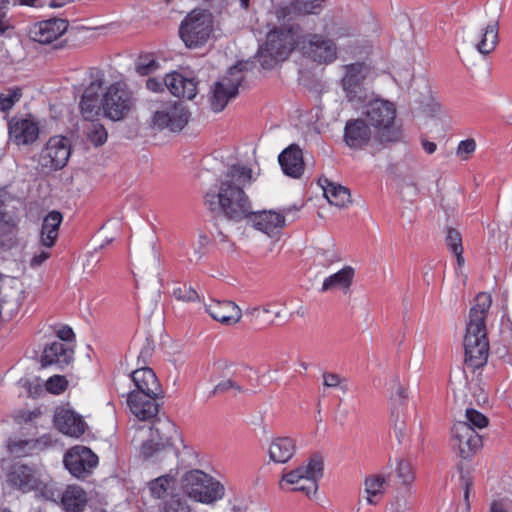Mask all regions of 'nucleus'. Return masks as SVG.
Instances as JSON below:
<instances>
[{
  "label": "nucleus",
  "mask_w": 512,
  "mask_h": 512,
  "mask_svg": "<svg viewBox=\"0 0 512 512\" xmlns=\"http://www.w3.org/2000/svg\"><path fill=\"white\" fill-rule=\"evenodd\" d=\"M71 155V144L64 136L51 137L39 155V164L49 170L62 169Z\"/></svg>",
  "instance_id": "15"
},
{
  "label": "nucleus",
  "mask_w": 512,
  "mask_h": 512,
  "mask_svg": "<svg viewBox=\"0 0 512 512\" xmlns=\"http://www.w3.org/2000/svg\"><path fill=\"white\" fill-rule=\"evenodd\" d=\"M502 326V334L510 340V344L512 345V322L507 319L506 322H503Z\"/></svg>",
  "instance_id": "62"
},
{
  "label": "nucleus",
  "mask_w": 512,
  "mask_h": 512,
  "mask_svg": "<svg viewBox=\"0 0 512 512\" xmlns=\"http://www.w3.org/2000/svg\"><path fill=\"white\" fill-rule=\"evenodd\" d=\"M67 28V20L52 18L36 23L30 29V37L41 44H48L62 36L67 31Z\"/></svg>",
  "instance_id": "23"
},
{
  "label": "nucleus",
  "mask_w": 512,
  "mask_h": 512,
  "mask_svg": "<svg viewBox=\"0 0 512 512\" xmlns=\"http://www.w3.org/2000/svg\"><path fill=\"white\" fill-rule=\"evenodd\" d=\"M475 149H476L475 140L472 138H469V139L461 141L458 144L456 154H457V156L466 160L475 151Z\"/></svg>",
  "instance_id": "46"
},
{
  "label": "nucleus",
  "mask_w": 512,
  "mask_h": 512,
  "mask_svg": "<svg viewBox=\"0 0 512 512\" xmlns=\"http://www.w3.org/2000/svg\"><path fill=\"white\" fill-rule=\"evenodd\" d=\"M175 485V479L170 475H162L148 483L150 494L155 499L163 498Z\"/></svg>",
  "instance_id": "35"
},
{
  "label": "nucleus",
  "mask_w": 512,
  "mask_h": 512,
  "mask_svg": "<svg viewBox=\"0 0 512 512\" xmlns=\"http://www.w3.org/2000/svg\"><path fill=\"white\" fill-rule=\"evenodd\" d=\"M9 4V0H0V33L5 31V25L3 24L2 19L5 17V10Z\"/></svg>",
  "instance_id": "61"
},
{
  "label": "nucleus",
  "mask_w": 512,
  "mask_h": 512,
  "mask_svg": "<svg viewBox=\"0 0 512 512\" xmlns=\"http://www.w3.org/2000/svg\"><path fill=\"white\" fill-rule=\"evenodd\" d=\"M282 304H278L275 302H270L262 306V312L264 313H273L276 318L282 317Z\"/></svg>",
  "instance_id": "55"
},
{
  "label": "nucleus",
  "mask_w": 512,
  "mask_h": 512,
  "mask_svg": "<svg viewBox=\"0 0 512 512\" xmlns=\"http://www.w3.org/2000/svg\"><path fill=\"white\" fill-rule=\"evenodd\" d=\"M154 351L153 342L149 338H145L144 343L142 344L141 350L138 355V364L145 365L148 360L151 358Z\"/></svg>",
  "instance_id": "50"
},
{
  "label": "nucleus",
  "mask_w": 512,
  "mask_h": 512,
  "mask_svg": "<svg viewBox=\"0 0 512 512\" xmlns=\"http://www.w3.org/2000/svg\"><path fill=\"white\" fill-rule=\"evenodd\" d=\"M139 434H147V439L140 447V453L145 459H159L162 454L171 450L173 439L177 436L174 423L158 419L152 427L141 428Z\"/></svg>",
  "instance_id": "5"
},
{
  "label": "nucleus",
  "mask_w": 512,
  "mask_h": 512,
  "mask_svg": "<svg viewBox=\"0 0 512 512\" xmlns=\"http://www.w3.org/2000/svg\"><path fill=\"white\" fill-rule=\"evenodd\" d=\"M251 181V169L242 165H232L219 179L218 188L205 194L204 204L213 214L235 222L248 218L255 229L272 236L285 225V217L273 210H252L249 197L244 191L245 186Z\"/></svg>",
  "instance_id": "1"
},
{
  "label": "nucleus",
  "mask_w": 512,
  "mask_h": 512,
  "mask_svg": "<svg viewBox=\"0 0 512 512\" xmlns=\"http://www.w3.org/2000/svg\"><path fill=\"white\" fill-rule=\"evenodd\" d=\"M231 388H235L238 391H241L240 387L238 385H236L234 381H232L231 379H226V380L221 381L220 383H218L215 386L214 393H222Z\"/></svg>",
  "instance_id": "56"
},
{
  "label": "nucleus",
  "mask_w": 512,
  "mask_h": 512,
  "mask_svg": "<svg viewBox=\"0 0 512 512\" xmlns=\"http://www.w3.org/2000/svg\"><path fill=\"white\" fill-rule=\"evenodd\" d=\"M446 245L452 252L460 251L463 249L461 234L453 228H449L446 234Z\"/></svg>",
  "instance_id": "44"
},
{
  "label": "nucleus",
  "mask_w": 512,
  "mask_h": 512,
  "mask_svg": "<svg viewBox=\"0 0 512 512\" xmlns=\"http://www.w3.org/2000/svg\"><path fill=\"white\" fill-rule=\"evenodd\" d=\"M183 491L191 499L212 504L223 498L224 486L212 476L200 470H192L183 478Z\"/></svg>",
  "instance_id": "6"
},
{
  "label": "nucleus",
  "mask_w": 512,
  "mask_h": 512,
  "mask_svg": "<svg viewBox=\"0 0 512 512\" xmlns=\"http://www.w3.org/2000/svg\"><path fill=\"white\" fill-rule=\"evenodd\" d=\"M32 491L37 492V495L43 497L46 500L56 502L59 498L61 499L62 493L56 487V483L53 481H46L40 476V484L37 488Z\"/></svg>",
  "instance_id": "36"
},
{
  "label": "nucleus",
  "mask_w": 512,
  "mask_h": 512,
  "mask_svg": "<svg viewBox=\"0 0 512 512\" xmlns=\"http://www.w3.org/2000/svg\"><path fill=\"white\" fill-rule=\"evenodd\" d=\"M278 161L284 174L289 177L300 178L304 173L303 152L297 144H291L284 149L280 153Z\"/></svg>",
  "instance_id": "25"
},
{
  "label": "nucleus",
  "mask_w": 512,
  "mask_h": 512,
  "mask_svg": "<svg viewBox=\"0 0 512 512\" xmlns=\"http://www.w3.org/2000/svg\"><path fill=\"white\" fill-rule=\"evenodd\" d=\"M391 399L395 405H402L405 402L407 395L403 385L398 382L394 384V392L392 393Z\"/></svg>",
  "instance_id": "53"
},
{
  "label": "nucleus",
  "mask_w": 512,
  "mask_h": 512,
  "mask_svg": "<svg viewBox=\"0 0 512 512\" xmlns=\"http://www.w3.org/2000/svg\"><path fill=\"white\" fill-rule=\"evenodd\" d=\"M67 383L64 376L54 375L47 380L46 389L53 394H60L66 389Z\"/></svg>",
  "instance_id": "45"
},
{
  "label": "nucleus",
  "mask_w": 512,
  "mask_h": 512,
  "mask_svg": "<svg viewBox=\"0 0 512 512\" xmlns=\"http://www.w3.org/2000/svg\"><path fill=\"white\" fill-rule=\"evenodd\" d=\"M164 85L172 95L192 100L197 94V83L194 78H187L181 73L172 72L165 76Z\"/></svg>",
  "instance_id": "28"
},
{
  "label": "nucleus",
  "mask_w": 512,
  "mask_h": 512,
  "mask_svg": "<svg viewBox=\"0 0 512 512\" xmlns=\"http://www.w3.org/2000/svg\"><path fill=\"white\" fill-rule=\"evenodd\" d=\"M21 97V92L19 89L17 90H9L6 93L0 94V110L5 112L10 110L13 105L19 101Z\"/></svg>",
  "instance_id": "43"
},
{
  "label": "nucleus",
  "mask_w": 512,
  "mask_h": 512,
  "mask_svg": "<svg viewBox=\"0 0 512 512\" xmlns=\"http://www.w3.org/2000/svg\"><path fill=\"white\" fill-rule=\"evenodd\" d=\"M323 476V460L320 456L311 457L307 465H302L282 476V483L293 485V491H299L310 497L318 490V481Z\"/></svg>",
  "instance_id": "7"
},
{
  "label": "nucleus",
  "mask_w": 512,
  "mask_h": 512,
  "mask_svg": "<svg viewBox=\"0 0 512 512\" xmlns=\"http://www.w3.org/2000/svg\"><path fill=\"white\" fill-rule=\"evenodd\" d=\"M372 138L370 125L364 118L349 119L344 127L343 140L353 150L366 147Z\"/></svg>",
  "instance_id": "20"
},
{
  "label": "nucleus",
  "mask_w": 512,
  "mask_h": 512,
  "mask_svg": "<svg viewBox=\"0 0 512 512\" xmlns=\"http://www.w3.org/2000/svg\"><path fill=\"white\" fill-rule=\"evenodd\" d=\"M157 67V63L154 59L141 58L137 64V71L141 75H148L154 71Z\"/></svg>",
  "instance_id": "52"
},
{
  "label": "nucleus",
  "mask_w": 512,
  "mask_h": 512,
  "mask_svg": "<svg viewBox=\"0 0 512 512\" xmlns=\"http://www.w3.org/2000/svg\"><path fill=\"white\" fill-rule=\"evenodd\" d=\"M354 276V268L351 266H345L338 272L324 279L321 292L332 291L335 289H341L346 292L350 289Z\"/></svg>",
  "instance_id": "32"
},
{
  "label": "nucleus",
  "mask_w": 512,
  "mask_h": 512,
  "mask_svg": "<svg viewBox=\"0 0 512 512\" xmlns=\"http://www.w3.org/2000/svg\"><path fill=\"white\" fill-rule=\"evenodd\" d=\"M391 419L393 423V432L399 444H402L407 437V429L405 421L398 410V408L392 409Z\"/></svg>",
  "instance_id": "38"
},
{
  "label": "nucleus",
  "mask_w": 512,
  "mask_h": 512,
  "mask_svg": "<svg viewBox=\"0 0 512 512\" xmlns=\"http://www.w3.org/2000/svg\"><path fill=\"white\" fill-rule=\"evenodd\" d=\"M296 451L295 441L290 437H277L270 443L268 452L269 457L276 463H286Z\"/></svg>",
  "instance_id": "31"
},
{
  "label": "nucleus",
  "mask_w": 512,
  "mask_h": 512,
  "mask_svg": "<svg viewBox=\"0 0 512 512\" xmlns=\"http://www.w3.org/2000/svg\"><path fill=\"white\" fill-rule=\"evenodd\" d=\"M242 64L231 67L227 75L217 81L211 91L210 104L214 112L222 111L228 102L237 96L243 76Z\"/></svg>",
  "instance_id": "9"
},
{
  "label": "nucleus",
  "mask_w": 512,
  "mask_h": 512,
  "mask_svg": "<svg viewBox=\"0 0 512 512\" xmlns=\"http://www.w3.org/2000/svg\"><path fill=\"white\" fill-rule=\"evenodd\" d=\"M344 70L341 85L345 97L353 106L358 107L369 97L368 91L363 85L368 68L364 63H352L344 66Z\"/></svg>",
  "instance_id": "10"
},
{
  "label": "nucleus",
  "mask_w": 512,
  "mask_h": 512,
  "mask_svg": "<svg viewBox=\"0 0 512 512\" xmlns=\"http://www.w3.org/2000/svg\"><path fill=\"white\" fill-rule=\"evenodd\" d=\"M50 257V253L47 251H42L39 254H36L32 257L30 261V265L32 267L40 266L42 263H44L48 258Z\"/></svg>",
  "instance_id": "59"
},
{
  "label": "nucleus",
  "mask_w": 512,
  "mask_h": 512,
  "mask_svg": "<svg viewBox=\"0 0 512 512\" xmlns=\"http://www.w3.org/2000/svg\"><path fill=\"white\" fill-rule=\"evenodd\" d=\"M134 106L131 92L124 83H115L102 95V109L105 117L119 121L124 119Z\"/></svg>",
  "instance_id": "8"
},
{
  "label": "nucleus",
  "mask_w": 512,
  "mask_h": 512,
  "mask_svg": "<svg viewBox=\"0 0 512 512\" xmlns=\"http://www.w3.org/2000/svg\"><path fill=\"white\" fill-rule=\"evenodd\" d=\"M492 304L490 294H477L469 311L464 335L465 363L472 368L483 366L488 359L486 318Z\"/></svg>",
  "instance_id": "2"
},
{
  "label": "nucleus",
  "mask_w": 512,
  "mask_h": 512,
  "mask_svg": "<svg viewBox=\"0 0 512 512\" xmlns=\"http://www.w3.org/2000/svg\"><path fill=\"white\" fill-rule=\"evenodd\" d=\"M146 87L148 90H150L152 92H160V91H164L165 85H164V81L161 82L156 78H149L146 81Z\"/></svg>",
  "instance_id": "58"
},
{
  "label": "nucleus",
  "mask_w": 512,
  "mask_h": 512,
  "mask_svg": "<svg viewBox=\"0 0 512 512\" xmlns=\"http://www.w3.org/2000/svg\"><path fill=\"white\" fill-rule=\"evenodd\" d=\"M40 475L41 473L36 468L15 462L6 469L5 480L10 488L28 493L38 487Z\"/></svg>",
  "instance_id": "16"
},
{
  "label": "nucleus",
  "mask_w": 512,
  "mask_h": 512,
  "mask_svg": "<svg viewBox=\"0 0 512 512\" xmlns=\"http://www.w3.org/2000/svg\"><path fill=\"white\" fill-rule=\"evenodd\" d=\"M10 140L16 145H29L39 137V125L32 118L13 117L8 125Z\"/></svg>",
  "instance_id": "19"
},
{
  "label": "nucleus",
  "mask_w": 512,
  "mask_h": 512,
  "mask_svg": "<svg viewBox=\"0 0 512 512\" xmlns=\"http://www.w3.org/2000/svg\"><path fill=\"white\" fill-rule=\"evenodd\" d=\"M189 120V112L183 103L179 101H168L163 103L154 111L151 117L152 126L155 129L180 131Z\"/></svg>",
  "instance_id": "13"
},
{
  "label": "nucleus",
  "mask_w": 512,
  "mask_h": 512,
  "mask_svg": "<svg viewBox=\"0 0 512 512\" xmlns=\"http://www.w3.org/2000/svg\"><path fill=\"white\" fill-rule=\"evenodd\" d=\"M87 501V493L77 485L68 486L61 496V503L66 512H83Z\"/></svg>",
  "instance_id": "33"
},
{
  "label": "nucleus",
  "mask_w": 512,
  "mask_h": 512,
  "mask_svg": "<svg viewBox=\"0 0 512 512\" xmlns=\"http://www.w3.org/2000/svg\"><path fill=\"white\" fill-rule=\"evenodd\" d=\"M298 29H276L270 31L266 42L258 51V59L264 69L274 68L280 61H284L298 46Z\"/></svg>",
  "instance_id": "4"
},
{
  "label": "nucleus",
  "mask_w": 512,
  "mask_h": 512,
  "mask_svg": "<svg viewBox=\"0 0 512 512\" xmlns=\"http://www.w3.org/2000/svg\"><path fill=\"white\" fill-rule=\"evenodd\" d=\"M422 147L427 154H433L436 151V144L426 139L422 140Z\"/></svg>",
  "instance_id": "64"
},
{
  "label": "nucleus",
  "mask_w": 512,
  "mask_h": 512,
  "mask_svg": "<svg viewBox=\"0 0 512 512\" xmlns=\"http://www.w3.org/2000/svg\"><path fill=\"white\" fill-rule=\"evenodd\" d=\"M362 115L366 122L377 131L380 143L388 144L401 140L402 131L395 126L396 107L394 103L382 99L367 100Z\"/></svg>",
  "instance_id": "3"
},
{
  "label": "nucleus",
  "mask_w": 512,
  "mask_h": 512,
  "mask_svg": "<svg viewBox=\"0 0 512 512\" xmlns=\"http://www.w3.org/2000/svg\"><path fill=\"white\" fill-rule=\"evenodd\" d=\"M452 437L462 458L474 455L483 445L482 436L468 422L454 423L451 429Z\"/></svg>",
  "instance_id": "18"
},
{
  "label": "nucleus",
  "mask_w": 512,
  "mask_h": 512,
  "mask_svg": "<svg viewBox=\"0 0 512 512\" xmlns=\"http://www.w3.org/2000/svg\"><path fill=\"white\" fill-rule=\"evenodd\" d=\"M397 473L398 477L402 480L404 484H409L414 479L411 465L406 460H400L398 462Z\"/></svg>",
  "instance_id": "47"
},
{
  "label": "nucleus",
  "mask_w": 512,
  "mask_h": 512,
  "mask_svg": "<svg viewBox=\"0 0 512 512\" xmlns=\"http://www.w3.org/2000/svg\"><path fill=\"white\" fill-rule=\"evenodd\" d=\"M61 222L62 214L58 211H51L43 219L40 243L46 248H51L55 244Z\"/></svg>",
  "instance_id": "34"
},
{
  "label": "nucleus",
  "mask_w": 512,
  "mask_h": 512,
  "mask_svg": "<svg viewBox=\"0 0 512 512\" xmlns=\"http://www.w3.org/2000/svg\"><path fill=\"white\" fill-rule=\"evenodd\" d=\"M54 423L60 432L71 437H79L85 430V423L81 416L66 408L56 410Z\"/></svg>",
  "instance_id": "27"
},
{
  "label": "nucleus",
  "mask_w": 512,
  "mask_h": 512,
  "mask_svg": "<svg viewBox=\"0 0 512 512\" xmlns=\"http://www.w3.org/2000/svg\"><path fill=\"white\" fill-rule=\"evenodd\" d=\"M302 53L319 64L332 63L337 59V46L332 39L321 34L309 33L298 41Z\"/></svg>",
  "instance_id": "11"
},
{
  "label": "nucleus",
  "mask_w": 512,
  "mask_h": 512,
  "mask_svg": "<svg viewBox=\"0 0 512 512\" xmlns=\"http://www.w3.org/2000/svg\"><path fill=\"white\" fill-rule=\"evenodd\" d=\"M331 35L335 39H340V38H343V37H348V36L353 35V32H352V30L350 28L344 27V28H340V29L332 32Z\"/></svg>",
  "instance_id": "63"
},
{
  "label": "nucleus",
  "mask_w": 512,
  "mask_h": 512,
  "mask_svg": "<svg viewBox=\"0 0 512 512\" xmlns=\"http://www.w3.org/2000/svg\"><path fill=\"white\" fill-rule=\"evenodd\" d=\"M499 23L492 21L485 26L467 27L462 29V41L471 48H475L481 55L492 53L499 42Z\"/></svg>",
  "instance_id": "12"
},
{
  "label": "nucleus",
  "mask_w": 512,
  "mask_h": 512,
  "mask_svg": "<svg viewBox=\"0 0 512 512\" xmlns=\"http://www.w3.org/2000/svg\"><path fill=\"white\" fill-rule=\"evenodd\" d=\"M73 356L74 348L72 344L53 341L45 346L41 355L40 363L43 368L56 366L63 369L72 362Z\"/></svg>",
  "instance_id": "21"
},
{
  "label": "nucleus",
  "mask_w": 512,
  "mask_h": 512,
  "mask_svg": "<svg viewBox=\"0 0 512 512\" xmlns=\"http://www.w3.org/2000/svg\"><path fill=\"white\" fill-rule=\"evenodd\" d=\"M135 385L133 391H139L147 396L161 395L162 389L153 370L149 367H141L131 373Z\"/></svg>",
  "instance_id": "29"
},
{
  "label": "nucleus",
  "mask_w": 512,
  "mask_h": 512,
  "mask_svg": "<svg viewBox=\"0 0 512 512\" xmlns=\"http://www.w3.org/2000/svg\"><path fill=\"white\" fill-rule=\"evenodd\" d=\"M64 465L76 478L87 477L98 464V457L85 446H75L64 456Z\"/></svg>",
  "instance_id": "17"
},
{
  "label": "nucleus",
  "mask_w": 512,
  "mask_h": 512,
  "mask_svg": "<svg viewBox=\"0 0 512 512\" xmlns=\"http://www.w3.org/2000/svg\"><path fill=\"white\" fill-rule=\"evenodd\" d=\"M211 33L210 22L206 14L192 11L182 22L179 34L189 48L204 44Z\"/></svg>",
  "instance_id": "14"
},
{
  "label": "nucleus",
  "mask_w": 512,
  "mask_h": 512,
  "mask_svg": "<svg viewBox=\"0 0 512 512\" xmlns=\"http://www.w3.org/2000/svg\"><path fill=\"white\" fill-rule=\"evenodd\" d=\"M324 0H300L298 1V10L304 14H315L321 8Z\"/></svg>",
  "instance_id": "48"
},
{
  "label": "nucleus",
  "mask_w": 512,
  "mask_h": 512,
  "mask_svg": "<svg viewBox=\"0 0 512 512\" xmlns=\"http://www.w3.org/2000/svg\"><path fill=\"white\" fill-rule=\"evenodd\" d=\"M463 422H468V426L473 427L477 431V429L481 430L487 427L489 420L484 414L477 410L467 409L465 413V420Z\"/></svg>",
  "instance_id": "40"
},
{
  "label": "nucleus",
  "mask_w": 512,
  "mask_h": 512,
  "mask_svg": "<svg viewBox=\"0 0 512 512\" xmlns=\"http://www.w3.org/2000/svg\"><path fill=\"white\" fill-rule=\"evenodd\" d=\"M36 442L30 440V441H18L13 442L9 445V449L11 453H14L18 456H25L28 454L26 448H30L32 446H35Z\"/></svg>",
  "instance_id": "51"
},
{
  "label": "nucleus",
  "mask_w": 512,
  "mask_h": 512,
  "mask_svg": "<svg viewBox=\"0 0 512 512\" xmlns=\"http://www.w3.org/2000/svg\"><path fill=\"white\" fill-rule=\"evenodd\" d=\"M57 337L59 338L58 341L71 344L75 338V334L69 326H63L57 331Z\"/></svg>",
  "instance_id": "54"
},
{
  "label": "nucleus",
  "mask_w": 512,
  "mask_h": 512,
  "mask_svg": "<svg viewBox=\"0 0 512 512\" xmlns=\"http://www.w3.org/2000/svg\"><path fill=\"white\" fill-rule=\"evenodd\" d=\"M207 313L216 321L225 325L238 323L242 317V311L233 301L212 300L205 305Z\"/></svg>",
  "instance_id": "24"
},
{
  "label": "nucleus",
  "mask_w": 512,
  "mask_h": 512,
  "mask_svg": "<svg viewBox=\"0 0 512 512\" xmlns=\"http://www.w3.org/2000/svg\"><path fill=\"white\" fill-rule=\"evenodd\" d=\"M87 138L95 145L101 146L107 141L108 133L105 127L98 122H91L86 131Z\"/></svg>",
  "instance_id": "37"
},
{
  "label": "nucleus",
  "mask_w": 512,
  "mask_h": 512,
  "mask_svg": "<svg viewBox=\"0 0 512 512\" xmlns=\"http://www.w3.org/2000/svg\"><path fill=\"white\" fill-rule=\"evenodd\" d=\"M161 512H191V508L184 499L177 495L171 496L164 502Z\"/></svg>",
  "instance_id": "41"
},
{
  "label": "nucleus",
  "mask_w": 512,
  "mask_h": 512,
  "mask_svg": "<svg viewBox=\"0 0 512 512\" xmlns=\"http://www.w3.org/2000/svg\"><path fill=\"white\" fill-rule=\"evenodd\" d=\"M102 78H96L85 89L80 102V109L85 119H92L103 112L102 98H100V91L102 88Z\"/></svg>",
  "instance_id": "26"
},
{
  "label": "nucleus",
  "mask_w": 512,
  "mask_h": 512,
  "mask_svg": "<svg viewBox=\"0 0 512 512\" xmlns=\"http://www.w3.org/2000/svg\"><path fill=\"white\" fill-rule=\"evenodd\" d=\"M384 483L385 478L381 475H373L366 479L365 487L368 494L367 500L370 504H375L372 497L382 493Z\"/></svg>",
  "instance_id": "39"
},
{
  "label": "nucleus",
  "mask_w": 512,
  "mask_h": 512,
  "mask_svg": "<svg viewBox=\"0 0 512 512\" xmlns=\"http://www.w3.org/2000/svg\"><path fill=\"white\" fill-rule=\"evenodd\" d=\"M260 312H262V307L256 306V307L248 308L245 311V315L250 318V321H254L260 317Z\"/></svg>",
  "instance_id": "60"
},
{
  "label": "nucleus",
  "mask_w": 512,
  "mask_h": 512,
  "mask_svg": "<svg viewBox=\"0 0 512 512\" xmlns=\"http://www.w3.org/2000/svg\"><path fill=\"white\" fill-rule=\"evenodd\" d=\"M319 183L330 204L343 208L351 203V194L348 188L333 183L327 178H321Z\"/></svg>",
  "instance_id": "30"
},
{
  "label": "nucleus",
  "mask_w": 512,
  "mask_h": 512,
  "mask_svg": "<svg viewBox=\"0 0 512 512\" xmlns=\"http://www.w3.org/2000/svg\"><path fill=\"white\" fill-rule=\"evenodd\" d=\"M160 396H147L139 391H131L128 393L127 403L135 417L141 421H148L155 418L158 414L159 406L156 400Z\"/></svg>",
  "instance_id": "22"
},
{
  "label": "nucleus",
  "mask_w": 512,
  "mask_h": 512,
  "mask_svg": "<svg viewBox=\"0 0 512 512\" xmlns=\"http://www.w3.org/2000/svg\"><path fill=\"white\" fill-rule=\"evenodd\" d=\"M344 379L340 377V375L332 372H325L323 374V386L327 388H336L341 387L345 392L347 390L346 386H342Z\"/></svg>",
  "instance_id": "49"
},
{
  "label": "nucleus",
  "mask_w": 512,
  "mask_h": 512,
  "mask_svg": "<svg viewBox=\"0 0 512 512\" xmlns=\"http://www.w3.org/2000/svg\"><path fill=\"white\" fill-rule=\"evenodd\" d=\"M321 254L324 257L323 265H325V266L331 265L334 262L341 260L338 253L334 250H324Z\"/></svg>",
  "instance_id": "57"
},
{
  "label": "nucleus",
  "mask_w": 512,
  "mask_h": 512,
  "mask_svg": "<svg viewBox=\"0 0 512 512\" xmlns=\"http://www.w3.org/2000/svg\"><path fill=\"white\" fill-rule=\"evenodd\" d=\"M173 296L183 302H196L199 300V295L196 290L187 284L175 288L173 290Z\"/></svg>",
  "instance_id": "42"
}]
</instances>
